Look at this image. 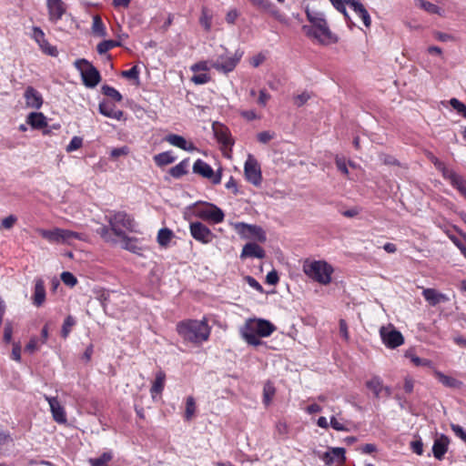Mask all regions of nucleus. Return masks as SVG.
<instances>
[{"label": "nucleus", "mask_w": 466, "mask_h": 466, "mask_svg": "<svg viewBox=\"0 0 466 466\" xmlns=\"http://www.w3.org/2000/svg\"><path fill=\"white\" fill-rule=\"evenodd\" d=\"M305 13L309 25H304L302 31L310 40L325 46L339 42L338 35L329 28L323 12L307 6Z\"/></svg>", "instance_id": "obj_1"}, {"label": "nucleus", "mask_w": 466, "mask_h": 466, "mask_svg": "<svg viewBox=\"0 0 466 466\" xmlns=\"http://www.w3.org/2000/svg\"><path fill=\"white\" fill-rule=\"evenodd\" d=\"M276 330V326L268 319L253 318L246 320L240 328L241 338L251 346L263 344L261 338L269 337Z\"/></svg>", "instance_id": "obj_2"}, {"label": "nucleus", "mask_w": 466, "mask_h": 466, "mask_svg": "<svg viewBox=\"0 0 466 466\" xmlns=\"http://www.w3.org/2000/svg\"><path fill=\"white\" fill-rule=\"evenodd\" d=\"M177 331L185 340L201 344L208 339L210 327L206 319H187L177 323Z\"/></svg>", "instance_id": "obj_3"}, {"label": "nucleus", "mask_w": 466, "mask_h": 466, "mask_svg": "<svg viewBox=\"0 0 466 466\" xmlns=\"http://www.w3.org/2000/svg\"><path fill=\"white\" fill-rule=\"evenodd\" d=\"M302 271L312 281L327 286L332 281L334 268L325 259L306 258L302 262Z\"/></svg>", "instance_id": "obj_4"}, {"label": "nucleus", "mask_w": 466, "mask_h": 466, "mask_svg": "<svg viewBox=\"0 0 466 466\" xmlns=\"http://www.w3.org/2000/svg\"><path fill=\"white\" fill-rule=\"evenodd\" d=\"M230 225L242 239L255 243H264L267 240L266 231L260 226L244 222H234Z\"/></svg>", "instance_id": "obj_5"}, {"label": "nucleus", "mask_w": 466, "mask_h": 466, "mask_svg": "<svg viewBox=\"0 0 466 466\" xmlns=\"http://www.w3.org/2000/svg\"><path fill=\"white\" fill-rule=\"evenodd\" d=\"M192 208L193 214L196 218L212 224L221 223L225 218L223 210L211 203H196Z\"/></svg>", "instance_id": "obj_6"}, {"label": "nucleus", "mask_w": 466, "mask_h": 466, "mask_svg": "<svg viewBox=\"0 0 466 466\" xmlns=\"http://www.w3.org/2000/svg\"><path fill=\"white\" fill-rule=\"evenodd\" d=\"M74 66L80 73L83 84L86 87L94 88L101 81L99 71L86 59H77L75 61Z\"/></svg>", "instance_id": "obj_7"}, {"label": "nucleus", "mask_w": 466, "mask_h": 466, "mask_svg": "<svg viewBox=\"0 0 466 466\" xmlns=\"http://www.w3.org/2000/svg\"><path fill=\"white\" fill-rule=\"evenodd\" d=\"M108 222L111 229L118 237L124 236L127 230L132 232L137 231V223L133 218L123 211L114 213L109 218Z\"/></svg>", "instance_id": "obj_8"}, {"label": "nucleus", "mask_w": 466, "mask_h": 466, "mask_svg": "<svg viewBox=\"0 0 466 466\" xmlns=\"http://www.w3.org/2000/svg\"><path fill=\"white\" fill-rule=\"evenodd\" d=\"M243 54V51L237 50L231 56L228 54L219 55L216 59L211 61L212 68L220 73L228 74L235 70L242 58Z\"/></svg>", "instance_id": "obj_9"}, {"label": "nucleus", "mask_w": 466, "mask_h": 466, "mask_svg": "<svg viewBox=\"0 0 466 466\" xmlns=\"http://www.w3.org/2000/svg\"><path fill=\"white\" fill-rule=\"evenodd\" d=\"M244 175L248 182L255 187H260L262 183L261 167L256 157L248 154L244 164Z\"/></svg>", "instance_id": "obj_10"}, {"label": "nucleus", "mask_w": 466, "mask_h": 466, "mask_svg": "<svg viewBox=\"0 0 466 466\" xmlns=\"http://www.w3.org/2000/svg\"><path fill=\"white\" fill-rule=\"evenodd\" d=\"M380 335L383 344L389 349H396L404 343L402 334L391 324L382 326L380 329Z\"/></svg>", "instance_id": "obj_11"}, {"label": "nucleus", "mask_w": 466, "mask_h": 466, "mask_svg": "<svg viewBox=\"0 0 466 466\" xmlns=\"http://www.w3.org/2000/svg\"><path fill=\"white\" fill-rule=\"evenodd\" d=\"M435 167L442 172L445 178L449 179L461 194L466 197V181L452 169L447 168L445 165L436 157H432Z\"/></svg>", "instance_id": "obj_12"}, {"label": "nucleus", "mask_w": 466, "mask_h": 466, "mask_svg": "<svg viewBox=\"0 0 466 466\" xmlns=\"http://www.w3.org/2000/svg\"><path fill=\"white\" fill-rule=\"evenodd\" d=\"M435 167L442 172L445 178L449 179L461 194L466 197V181L452 169L447 168L445 165L436 157H432Z\"/></svg>", "instance_id": "obj_13"}, {"label": "nucleus", "mask_w": 466, "mask_h": 466, "mask_svg": "<svg viewBox=\"0 0 466 466\" xmlns=\"http://www.w3.org/2000/svg\"><path fill=\"white\" fill-rule=\"evenodd\" d=\"M435 167L442 172L445 178L449 179L461 194L466 197V181L452 169L447 168L445 165L436 157H432Z\"/></svg>", "instance_id": "obj_14"}, {"label": "nucleus", "mask_w": 466, "mask_h": 466, "mask_svg": "<svg viewBox=\"0 0 466 466\" xmlns=\"http://www.w3.org/2000/svg\"><path fill=\"white\" fill-rule=\"evenodd\" d=\"M435 167L442 172L445 178L449 179L461 194L466 197V181L452 169L447 168L445 165L436 157H432Z\"/></svg>", "instance_id": "obj_15"}, {"label": "nucleus", "mask_w": 466, "mask_h": 466, "mask_svg": "<svg viewBox=\"0 0 466 466\" xmlns=\"http://www.w3.org/2000/svg\"><path fill=\"white\" fill-rule=\"evenodd\" d=\"M189 232L196 241L205 245L211 243L216 238V235L206 225L199 221L191 222L189 224Z\"/></svg>", "instance_id": "obj_16"}, {"label": "nucleus", "mask_w": 466, "mask_h": 466, "mask_svg": "<svg viewBox=\"0 0 466 466\" xmlns=\"http://www.w3.org/2000/svg\"><path fill=\"white\" fill-rule=\"evenodd\" d=\"M193 172L205 178L211 179L212 183L218 185L221 182L220 172L215 173L210 165L202 159H197L193 165Z\"/></svg>", "instance_id": "obj_17"}, {"label": "nucleus", "mask_w": 466, "mask_h": 466, "mask_svg": "<svg viewBox=\"0 0 466 466\" xmlns=\"http://www.w3.org/2000/svg\"><path fill=\"white\" fill-rule=\"evenodd\" d=\"M44 398L49 404L53 420L58 424H66L67 422L66 412L57 397L44 395Z\"/></svg>", "instance_id": "obj_18"}, {"label": "nucleus", "mask_w": 466, "mask_h": 466, "mask_svg": "<svg viewBox=\"0 0 466 466\" xmlns=\"http://www.w3.org/2000/svg\"><path fill=\"white\" fill-rule=\"evenodd\" d=\"M49 19L52 22L59 21L66 13V6L62 0H46Z\"/></svg>", "instance_id": "obj_19"}, {"label": "nucleus", "mask_w": 466, "mask_h": 466, "mask_svg": "<svg viewBox=\"0 0 466 466\" xmlns=\"http://www.w3.org/2000/svg\"><path fill=\"white\" fill-rule=\"evenodd\" d=\"M365 385L376 398H380L383 392H385L387 396L390 394V389L384 386L382 379L379 376H372L366 381Z\"/></svg>", "instance_id": "obj_20"}, {"label": "nucleus", "mask_w": 466, "mask_h": 466, "mask_svg": "<svg viewBox=\"0 0 466 466\" xmlns=\"http://www.w3.org/2000/svg\"><path fill=\"white\" fill-rule=\"evenodd\" d=\"M212 129L218 142L222 146L228 147L233 145V139L231 137L230 132L226 126L219 123H214Z\"/></svg>", "instance_id": "obj_21"}, {"label": "nucleus", "mask_w": 466, "mask_h": 466, "mask_svg": "<svg viewBox=\"0 0 466 466\" xmlns=\"http://www.w3.org/2000/svg\"><path fill=\"white\" fill-rule=\"evenodd\" d=\"M266 256L265 250L261 248L258 243L255 242H248L244 245L241 253L240 258H263Z\"/></svg>", "instance_id": "obj_22"}, {"label": "nucleus", "mask_w": 466, "mask_h": 466, "mask_svg": "<svg viewBox=\"0 0 466 466\" xmlns=\"http://www.w3.org/2000/svg\"><path fill=\"white\" fill-rule=\"evenodd\" d=\"M164 139L169 145L178 147L182 150H185L187 152H192V151L196 150L195 145L192 142L187 141L182 136L176 135V134H168L167 136L165 137Z\"/></svg>", "instance_id": "obj_23"}, {"label": "nucleus", "mask_w": 466, "mask_h": 466, "mask_svg": "<svg viewBox=\"0 0 466 466\" xmlns=\"http://www.w3.org/2000/svg\"><path fill=\"white\" fill-rule=\"evenodd\" d=\"M24 97L26 106L34 109H39L44 102L42 95L33 86H27L25 88Z\"/></svg>", "instance_id": "obj_24"}, {"label": "nucleus", "mask_w": 466, "mask_h": 466, "mask_svg": "<svg viewBox=\"0 0 466 466\" xmlns=\"http://www.w3.org/2000/svg\"><path fill=\"white\" fill-rule=\"evenodd\" d=\"M346 3L354 11V13L360 17L364 25L369 28L371 25V18L368 10L360 3V0H346Z\"/></svg>", "instance_id": "obj_25"}, {"label": "nucleus", "mask_w": 466, "mask_h": 466, "mask_svg": "<svg viewBox=\"0 0 466 466\" xmlns=\"http://www.w3.org/2000/svg\"><path fill=\"white\" fill-rule=\"evenodd\" d=\"M322 461L327 465H331L335 462L343 463L345 461V449L343 448H330L323 456Z\"/></svg>", "instance_id": "obj_26"}, {"label": "nucleus", "mask_w": 466, "mask_h": 466, "mask_svg": "<svg viewBox=\"0 0 466 466\" xmlns=\"http://www.w3.org/2000/svg\"><path fill=\"white\" fill-rule=\"evenodd\" d=\"M99 113L103 116L116 120H122L124 113L109 102H101L98 106Z\"/></svg>", "instance_id": "obj_27"}, {"label": "nucleus", "mask_w": 466, "mask_h": 466, "mask_svg": "<svg viewBox=\"0 0 466 466\" xmlns=\"http://www.w3.org/2000/svg\"><path fill=\"white\" fill-rule=\"evenodd\" d=\"M76 240H86V235L68 229L60 228L59 244L73 245Z\"/></svg>", "instance_id": "obj_28"}, {"label": "nucleus", "mask_w": 466, "mask_h": 466, "mask_svg": "<svg viewBox=\"0 0 466 466\" xmlns=\"http://www.w3.org/2000/svg\"><path fill=\"white\" fill-rule=\"evenodd\" d=\"M423 298L431 306H436L441 302H447L449 298L447 295L439 292L435 289H424L422 291Z\"/></svg>", "instance_id": "obj_29"}, {"label": "nucleus", "mask_w": 466, "mask_h": 466, "mask_svg": "<svg viewBox=\"0 0 466 466\" xmlns=\"http://www.w3.org/2000/svg\"><path fill=\"white\" fill-rule=\"evenodd\" d=\"M450 441L447 436L441 434L433 442L432 452L437 460H441L448 451Z\"/></svg>", "instance_id": "obj_30"}, {"label": "nucleus", "mask_w": 466, "mask_h": 466, "mask_svg": "<svg viewBox=\"0 0 466 466\" xmlns=\"http://www.w3.org/2000/svg\"><path fill=\"white\" fill-rule=\"evenodd\" d=\"M46 300L45 283L42 279H35V289L33 295V303L36 307H40Z\"/></svg>", "instance_id": "obj_31"}, {"label": "nucleus", "mask_w": 466, "mask_h": 466, "mask_svg": "<svg viewBox=\"0 0 466 466\" xmlns=\"http://www.w3.org/2000/svg\"><path fill=\"white\" fill-rule=\"evenodd\" d=\"M26 123L35 129H41L47 126L46 116L40 112L30 113L26 117Z\"/></svg>", "instance_id": "obj_32"}, {"label": "nucleus", "mask_w": 466, "mask_h": 466, "mask_svg": "<svg viewBox=\"0 0 466 466\" xmlns=\"http://www.w3.org/2000/svg\"><path fill=\"white\" fill-rule=\"evenodd\" d=\"M165 380L166 375L163 371L160 370L156 374L155 380L150 389V393L153 399L155 398V395L160 394L163 391L165 386Z\"/></svg>", "instance_id": "obj_33"}, {"label": "nucleus", "mask_w": 466, "mask_h": 466, "mask_svg": "<svg viewBox=\"0 0 466 466\" xmlns=\"http://www.w3.org/2000/svg\"><path fill=\"white\" fill-rule=\"evenodd\" d=\"M329 2L331 3V5L334 6V8L336 10H338L339 13H341L344 15V18L347 22L348 26L350 27V29H352V27L355 25V24L346 10V6H345V5H347L346 0H329Z\"/></svg>", "instance_id": "obj_34"}, {"label": "nucleus", "mask_w": 466, "mask_h": 466, "mask_svg": "<svg viewBox=\"0 0 466 466\" xmlns=\"http://www.w3.org/2000/svg\"><path fill=\"white\" fill-rule=\"evenodd\" d=\"M415 5L420 9H423L429 14H436L439 15H443V10H441L438 5L425 1V0H414Z\"/></svg>", "instance_id": "obj_35"}, {"label": "nucleus", "mask_w": 466, "mask_h": 466, "mask_svg": "<svg viewBox=\"0 0 466 466\" xmlns=\"http://www.w3.org/2000/svg\"><path fill=\"white\" fill-rule=\"evenodd\" d=\"M122 238V248L128 251H131L136 254H139L142 248L139 247L138 240L134 238H128L125 234Z\"/></svg>", "instance_id": "obj_36"}, {"label": "nucleus", "mask_w": 466, "mask_h": 466, "mask_svg": "<svg viewBox=\"0 0 466 466\" xmlns=\"http://www.w3.org/2000/svg\"><path fill=\"white\" fill-rule=\"evenodd\" d=\"M37 232L49 243L59 244L60 228H56L52 230L39 228Z\"/></svg>", "instance_id": "obj_37"}, {"label": "nucleus", "mask_w": 466, "mask_h": 466, "mask_svg": "<svg viewBox=\"0 0 466 466\" xmlns=\"http://www.w3.org/2000/svg\"><path fill=\"white\" fill-rule=\"evenodd\" d=\"M434 375L439 380V381L446 387L460 388V386L461 385V382L459 381L458 380H456L452 377L447 376L441 371L435 370Z\"/></svg>", "instance_id": "obj_38"}, {"label": "nucleus", "mask_w": 466, "mask_h": 466, "mask_svg": "<svg viewBox=\"0 0 466 466\" xmlns=\"http://www.w3.org/2000/svg\"><path fill=\"white\" fill-rule=\"evenodd\" d=\"M174 236L175 235L171 229L167 228H161L157 233V243L159 246L166 248L169 245Z\"/></svg>", "instance_id": "obj_39"}, {"label": "nucleus", "mask_w": 466, "mask_h": 466, "mask_svg": "<svg viewBox=\"0 0 466 466\" xmlns=\"http://www.w3.org/2000/svg\"><path fill=\"white\" fill-rule=\"evenodd\" d=\"M176 157L172 151H165L154 156V161L158 167H163L175 162Z\"/></svg>", "instance_id": "obj_40"}, {"label": "nucleus", "mask_w": 466, "mask_h": 466, "mask_svg": "<svg viewBox=\"0 0 466 466\" xmlns=\"http://www.w3.org/2000/svg\"><path fill=\"white\" fill-rule=\"evenodd\" d=\"M188 165V158H186L180 161L175 167H171L169 170V174L175 178H179L187 173Z\"/></svg>", "instance_id": "obj_41"}, {"label": "nucleus", "mask_w": 466, "mask_h": 466, "mask_svg": "<svg viewBox=\"0 0 466 466\" xmlns=\"http://www.w3.org/2000/svg\"><path fill=\"white\" fill-rule=\"evenodd\" d=\"M92 32L94 35L104 37L106 35V26L99 15L93 17Z\"/></svg>", "instance_id": "obj_42"}, {"label": "nucleus", "mask_w": 466, "mask_h": 466, "mask_svg": "<svg viewBox=\"0 0 466 466\" xmlns=\"http://www.w3.org/2000/svg\"><path fill=\"white\" fill-rule=\"evenodd\" d=\"M197 410L196 401L195 399L192 396H188L186 399V408H185V414L184 419L187 421H190L193 417L195 416Z\"/></svg>", "instance_id": "obj_43"}, {"label": "nucleus", "mask_w": 466, "mask_h": 466, "mask_svg": "<svg viewBox=\"0 0 466 466\" xmlns=\"http://www.w3.org/2000/svg\"><path fill=\"white\" fill-rule=\"evenodd\" d=\"M113 459L111 451H106L97 458L90 459V466H109L108 463Z\"/></svg>", "instance_id": "obj_44"}, {"label": "nucleus", "mask_w": 466, "mask_h": 466, "mask_svg": "<svg viewBox=\"0 0 466 466\" xmlns=\"http://www.w3.org/2000/svg\"><path fill=\"white\" fill-rule=\"evenodd\" d=\"M199 23L207 32L210 31L212 26V15L207 8L202 9Z\"/></svg>", "instance_id": "obj_45"}, {"label": "nucleus", "mask_w": 466, "mask_h": 466, "mask_svg": "<svg viewBox=\"0 0 466 466\" xmlns=\"http://www.w3.org/2000/svg\"><path fill=\"white\" fill-rule=\"evenodd\" d=\"M120 45V42L116 40H105L97 45L96 50L98 54L103 55L106 54L108 50L119 46Z\"/></svg>", "instance_id": "obj_46"}, {"label": "nucleus", "mask_w": 466, "mask_h": 466, "mask_svg": "<svg viewBox=\"0 0 466 466\" xmlns=\"http://www.w3.org/2000/svg\"><path fill=\"white\" fill-rule=\"evenodd\" d=\"M330 427L338 431H350L348 421L338 419L336 416L330 417Z\"/></svg>", "instance_id": "obj_47"}, {"label": "nucleus", "mask_w": 466, "mask_h": 466, "mask_svg": "<svg viewBox=\"0 0 466 466\" xmlns=\"http://www.w3.org/2000/svg\"><path fill=\"white\" fill-rule=\"evenodd\" d=\"M102 92L105 96L111 97L116 102L122 100V95L113 86L105 85L102 86Z\"/></svg>", "instance_id": "obj_48"}, {"label": "nucleus", "mask_w": 466, "mask_h": 466, "mask_svg": "<svg viewBox=\"0 0 466 466\" xmlns=\"http://www.w3.org/2000/svg\"><path fill=\"white\" fill-rule=\"evenodd\" d=\"M76 324V319L72 316H67L66 319L64 320L62 329H61V335L63 338H67L69 333L71 332L72 327Z\"/></svg>", "instance_id": "obj_49"}, {"label": "nucleus", "mask_w": 466, "mask_h": 466, "mask_svg": "<svg viewBox=\"0 0 466 466\" xmlns=\"http://www.w3.org/2000/svg\"><path fill=\"white\" fill-rule=\"evenodd\" d=\"M211 61H213V59L206 60V61H199V62L192 65L190 67V70L195 73L198 72V71H203V73H206L210 68H212Z\"/></svg>", "instance_id": "obj_50"}, {"label": "nucleus", "mask_w": 466, "mask_h": 466, "mask_svg": "<svg viewBox=\"0 0 466 466\" xmlns=\"http://www.w3.org/2000/svg\"><path fill=\"white\" fill-rule=\"evenodd\" d=\"M38 46L40 49L48 56H56L58 55L56 47L50 45L46 39H45L44 42L40 43Z\"/></svg>", "instance_id": "obj_51"}, {"label": "nucleus", "mask_w": 466, "mask_h": 466, "mask_svg": "<svg viewBox=\"0 0 466 466\" xmlns=\"http://www.w3.org/2000/svg\"><path fill=\"white\" fill-rule=\"evenodd\" d=\"M61 280L63 283L70 288L77 284V279L69 271H64L61 274Z\"/></svg>", "instance_id": "obj_52"}, {"label": "nucleus", "mask_w": 466, "mask_h": 466, "mask_svg": "<svg viewBox=\"0 0 466 466\" xmlns=\"http://www.w3.org/2000/svg\"><path fill=\"white\" fill-rule=\"evenodd\" d=\"M139 68L137 67V66H134L133 67H131L129 70H126V71H123L121 73V76L125 78H127V79H132V80H135L136 82L138 83L139 81Z\"/></svg>", "instance_id": "obj_53"}, {"label": "nucleus", "mask_w": 466, "mask_h": 466, "mask_svg": "<svg viewBox=\"0 0 466 466\" xmlns=\"http://www.w3.org/2000/svg\"><path fill=\"white\" fill-rule=\"evenodd\" d=\"M450 105L457 111L458 114L466 118V106L462 102L457 98H451L450 100Z\"/></svg>", "instance_id": "obj_54"}, {"label": "nucleus", "mask_w": 466, "mask_h": 466, "mask_svg": "<svg viewBox=\"0 0 466 466\" xmlns=\"http://www.w3.org/2000/svg\"><path fill=\"white\" fill-rule=\"evenodd\" d=\"M274 394V387L269 383L266 384L263 390V402L265 403V405L268 406L270 403Z\"/></svg>", "instance_id": "obj_55"}, {"label": "nucleus", "mask_w": 466, "mask_h": 466, "mask_svg": "<svg viewBox=\"0 0 466 466\" xmlns=\"http://www.w3.org/2000/svg\"><path fill=\"white\" fill-rule=\"evenodd\" d=\"M40 340L36 337H32L25 347V351L33 354L40 349Z\"/></svg>", "instance_id": "obj_56"}, {"label": "nucleus", "mask_w": 466, "mask_h": 466, "mask_svg": "<svg viewBox=\"0 0 466 466\" xmlns=\"http://www.w3.org/2000/svg\"><path fill=\"white\" fill-rule=\"evenodd\" d=\"M83 145V139L80 137H73L69 144L66 146V152H73L79 149Z\"/></svg>", "instance_id": "obj_57"}, {"label": "nucleus", "mask_w": 466, "mask_h": 466, "mask_svg": "<svg viewBox=\"0 0 466 466\" xmlns=\"http://www.w3.org/2000/svg\"><path fill=\"white\" fill-rule=\"evenodd\" d=\"M211 77L208 73L196 74L191 77V81L196 85H204L210 81Z\"/></svg>", "instance_id": "obj_58"}, {"label": "nucleus", "mask_w": 466, "mask_h": 466, "mask_svg": "<svg viewBox=\"0 0 466 466\" xmlns=\"http://www.w3.org/2000/svg\"><path fill=\"white\" fill-rule=\"evenodd\" d=\"M13 337V324L11 321L7 320L5 324L4 333H3V340L5 343L12 342Z\"/></svg>", "instance_id": "obj_59"}, {"label": "nucleus", "mask_w": 466, "mask_h": 466, "mask_svg": "<svg viewBox=\"0 0 466 466\" xmlns=\"http://www.w3.org/2000/svg\"><path fill=\"white\" fill-rule=\"evenodd\" d=\"M239 115L247 121L260 119V116L254 109L240 110Z\"/></svg>", "instance_id": "obj_60"}, {"label": "nucleus", "mask_w": 466, "mask_h": 466, "mask_svg": "<svg viewBox=\"0 0 466 466\" xmlns=\"http://www.w3.org/2000/svg\"><path fill=\"white\" fill-rule=\"evenodd\" d=\"M270 95L266 89H260L258 92V105L265 107L268 105V102L270 99Z\"/></svg>", "instance_id": "obj_61"}, {"label": "nucleus", "mask_w": 466, "mask_h": 466, "mask_svg": "<svg viewBox=\"0 0 466 466\" xmlns=\"http://www.w3.org/2000/svg\"><path fill=\"white\" fill-rule=\"evenodd\" d=\"M32 38L39 45L40 43H43L46 39L45 33L43 30L38 26H34L32 29Z\"/></svg>", "instance_id": "obj_62"}, {"label": "nucleus", "mask_w": 466, "mask_h": 466, "mask_svg": "<svg viewBox=\"0 0 466 466\" xmlns=\"http://www.w3.org/2000/svg\"><path fill=\"white\" fill-rule=\"evenodd\" d=\"M17 218L14 215H10L5 218L0 224V228L10 229L16 223Z\"/></svg>", "instance_id": "obj_63"}, {"label": "nucleus", "mask_w": 466, "mask_h": 466, "mask_svg": "<svg viewBox=\"0 0 466 466\" xmlns=\"http://www.w3.org/2000/svg\"><path fill=\"white\" fill-rule=\"evenodd\" d=\"M410 359L415 366L432 367V362L430 360L421 359L416 355H410Z\"/></svg>", "instance_id": "obj_64"}]
</instances>
